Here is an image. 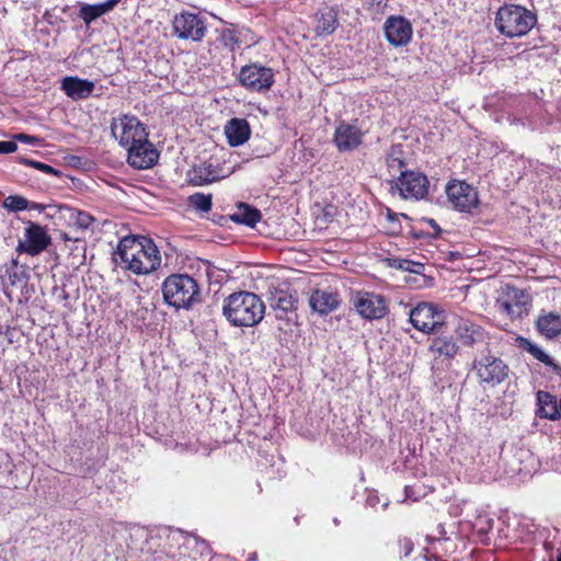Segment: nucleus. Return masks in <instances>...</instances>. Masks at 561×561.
Wrapping results in <instances>:
<instances>
[{
  "label": "nucleus",
  "mask_w": 561,
  "mask_h": 561,
  "mask_svg": "<svg viewBox=\"0 0 561 561\" xmlns=\"http://www.w3.org/2000/svg\"><path fill=\"white\" fill-rule=\"evenodd\" d=\"M14 139L21 141V142H24V144H36L38 142V138L35 137V136H31V135H27V134H16L14 135Z\"/></svg>",
  "instance_id": "nucleus-46"
},
{
  "label": "nucleus",
  "mask_w": 561,
  "mask_h": 561,
  "mask_svg": "<svg viewBox=\"0 0 561 561\" xmlns=\"http://www.w3.org/2000/svg\"><path fill=\"white\" fill-rule=\"evenodd\" d=\"M428 179L425 174L414 171H402L396 187L403 199L420 201L428 194Z\"/></svg>",
  "instance_id": "nucleus-9"
},
{
  "label": "nucleus",
  "mask_w": 561,
  "mask_h": 561,
  "mask_svg": "<svg viewBox=\"0 0 561 561\" xmlns=\"http://www.w3.org/2000/svg\"><path fill=\"white\" fill-rule=\"evenodd\" d=\"M536 329L548 340L557 339L561 335V316L553 311L539 314L536 320Z\"/></svg>",
  "instance_id": "nucleus-25"
},
{
  "label": "nucleus",
  "mask_w": 561,
  "mask_h": 561,
  "mask_svg": "<svg viewBox=\"0 0 561 561\" xmlns=\"http://www.w3.org/2000/svg\"><path fill=\"white\" fill-rule=\"evenodd\" d=\"M529 295L516 287H510L503 299L497 300V307L501 312L510 316L512 319L522 318L528 312Z\"/></svg>",
  "instance_id": "nucleus-15"
},
{
  "label": "nucleus",
  "mask_w": 561,
  "mask_h": 561,
  "mask_svg": "<svg viewBox=\"0 0 561 561\" xmlns=\"http://www.w3.org/2000/svg\"><path fill=\"white\" fill-rule=\"evenodd\" d=\"M519 347L528 352L534 358L549 367L556 375L561 376V366L546 354L537 344L525 337H519Z\"/></svg>",
  "instance_id": "nucleus-30"
},
{
  "label": "nucleus",
  "mask_w": 561,
  "mask_h": 561,
  "mask_svg": "<svg viewBox=\"0 0 561 561\" xmlns=\"http://www.w3.org/2000/svg\"><path fill=\"white\" fill-rule=\"evenodd\" d=\"M363 4L374 18H379L386 13L389 0H363Z\"/></svg>",
  "instance_id": "nucleus-37"
},
{
  "label": "nucleus",
  "mask_w": 561,
  "mask_h": 561,
  "mask_svg": "<svg viewBox=\"0 0 561 561\" xmlns=\"http://www.w3.org/2000/svg\"><path fill=\"white\" fill-rule=\"evenodd\" d=\"M340 302L339 294L333 290L316 289L309 297L310 308L321 316L328 314L337 309Z\"/></svg>",
  "instance_id": "nucleus-19"
},
{
  "label": "nucleus",
  "mask_w": 561,
  "mask_h": 561,
  "mask_svg": "<svg viewBox=\"0 0 561 561\" xmlns=\"http://www.w3.org/2000/svg\"><path fill=\"white\" fill-rule=\"evenodd\" d=\"M2 207L7 210H46L47 208L55 207L57 210H73L66 204H44L30 202L20 195H10L2 203Z\"/></svg>",
  "instance_id": "nucleus-20"
},
{
  "label": "nucleus",
  "mask_w": 561,
  "mask_h": 561,
  "mask_svg": "<svg viewBox=\"0 0 561 561\" xmlns=\"http://www.w3.org/2000/svg\"><path fill=\"white\" fill-rule=\"evenodd\" d=\"M323 215H324L325 219L332 220V215H333L332 213L325 211V213H323Z\"/></svg>",
  "instance_id": "nucleus-54"
},
{
  "label": "nucleus",
  "mask_w": 561,
  "mask_h": 561,
  "mask_svg": "<svg viewBox=\"0 0 561 561\" xmlns=\"http://www.w3.org/2000/svg\"><path fill=\"white\" fill-rule=\"evenodd\" d=\"M412 325L423 333H438L446 327V312L433 302H420L409 312Z\"/></svg>",
  "instance_id": "nucleus-5"
},
{
  "label": "nucleus",
  "mask_w": 561,
  "mask_h": 561,
  "mask_svg": "<svg viewBox=\"0 0 561 561\" xmlns=\"http://www.w3.org/2000/svg\"><path fill=\"white\" fill-rule=\"evenodd\" d=\"M21 162L25 165H31L39 171H43L47 174H58V171L56 169H54L53 167H50L49 164H46V163H43V162H39V161H35V160H31V159H26V158H22L21 159Z\"/></svg>",
  "instance_id": "nucleus-40"
},
{
  "label": "nucleus",
  "mask_w": 561,
  "mask_h": 561,
  "mask_svg": "<svg viewBox=\"0 0 561 561\" xmlns=\"http://www.w3.org/2000/svg\"><path fill=\"white\" fill-rule=\"evenodd\" d=\"M388 265L397 270L405 271L409 268V260L404 259H388Z\"/></svg>",
  "instance_id": "nucleus-44"
},
{
  "label": "nucleus",
  "mask_w": 561,
  "mask_h": 561,
  "mask_svg": "<svg viewBox=\"0 0 561 561\" xmlns=\"http://www.w3.org/2000/svg\"><path fill=\"white\" fill-rule=\"evenodd\" d=\"M192 540L194 541L195 543V548H196V552L199 554V556H209L210 554V547L208 545V542L204 539H201L196 536H193L192 537Z\"/></svg>",
  "instance_id": "nucleus-42"
},
{
  "label": "nucleus",
  "mask_w": 561,
  "mask_h": 561,
  "mask_svg": "<svg viewBox=\"0 0 561 561\" xmlns=\"http://www.w3.org/2000/svg\"><path fill=\"white\" fill-rule=\"evenodd\" d=\"M28 277L27 268L4 270V273L1 275L3 285H9L12 287L25 285L28 280Z\"/></svg>",
  "instance_id": "nucleus-33"
},
{
  "label": "nucleus",
  "mask_w": 561,
  "mask_h": 561,
  "mask_svg": "<svg viewBox=\"0 0 561 561\" xmlns=\"http://www.w3.org/2000/svg\"><path fill=\"white\" fill-rule=\"evenodd\" d=\"M404 492H405V496L407 497L411 496V494H410V486H405Z\"/></svg>",
  "instance_id": "nucleus-55"
},
{
  "label": "nucleus",
  "mask_w": 561,
  "mask_h": 561,
  "mask_svg": "<svg viewBox=\"0 0 561 561\" xmlns=\"http://www.w3.org/2000/svg\"><path fill=\"white\" fill-rule=\"evenodd\" d=\"M140 121L136 116L123 115L114 118L111 124V130L119 144L128 152V163L137 170H140Z\"/></svg>",
  "instance_id": "nucleus-4"
},
{
  "label": "nucleus",
  "mask_w": 561,
  "mask_h": 561,
  "mask_svg": "<svg viewBox=\"0 0 561 561\" xmlns=\"http://www.w3.org/2000/svg\"><path fill=\"white\" fill-rule=\"evenodd\" d=\"M437 530H438V535L440 536V538L445 539L446 531L442 524L437 526Z\"/></svg>",
  "instance_id": "nucleus-52"
},
{
  "label": "nucleus",
  "mask_w": 561,
  "mask_h": 561,
  "mask_svg": "<svg viewBox=\"0 0 561 561\" xmlns=\"http://www.w3.org/2000/svg\"><path fill=\"white\" fill-rule=\"evenodd\" d=\"M404 165V162L403 160L399 159V158H394V157H391L388 159V167L391 168V169H394V168H402Z\"/></svg>",
  "instance_id": "nucleus-50"
},
{
  "label": "nucleus",
  "mask_w": 561,
  "mask_h": 561,
  "mask_svg": "<svg viewBox=\"0 0 561 561\" xmlns=\"http://www.w3.org/2000/svg\"><path fill=\"white\" fill-rule=\"evenodd\" d=\"M16 149H18V145L13 140L0 141V154L11 153V152L16 151Z\"/></svg>",
  "instance_id": "nucleus-45"
},
{
  "label": "nucleus",
  "mask_w": 561,
  "mask_h": 561,
  "mask_svg": "<svg viewBox=\"0 0 561 561\" xmlns=\"http://www.w3.org/2000/svg\"><path fill=\"white\" fill-rule=\"evenodd\" d=\"M400 545L402 546L403 550H404V557H408L412 550H413V543L410 539H403L402 541H400Z\"/></svg>",
  "instance_id": "nucleus-49"
},
{
  "label": "nucleus",
  "mask_w": 561,
  "mask_h": 561,
  "mask_svg": "<svg viewBox=\"0 0 561 561\" xmlns=\"http://www.w3.org/2000/svg\"><path fill=\"white\" fill-rule=\"evenodd\" d=\"M119 2V0H106L102 3L94 4L98 11L101 13V15L112 11L116 4Z\"/></svg>",
  "instance_id": "nucleus-43"
},
{
  "label": "nucleus",
  "mask_w": 561,
  "mask_h": 561,
  "mask_svg": "<svg viewBox=\"0 0 561 561\" xmlns=\"http://www.w3.org/2000/svg\"><path fill=\"white\" fill-rule=\"evenodd\" d=\"M473 370L481 383L492 387L501 383L508 374L507 365L489 351L488 353L482 352L480 356L473 360Z\"/></svg>",
  "instance_id": "nucleus-6"
},
{
  "label": "nucleus",
  "mask_w": 561,
  "mask_h": 561,
  "mask_svg": "<svg viewBox=\"0 0 561 561\" xmlns=\"http://www.w3.org/2000/svg\"><path fill=\"white\" fill-rule=\"evenodd\" d=\"M231 172L224 167L204 162L187 172V180L195 186L207 185L229 176Z\"/></svg>",
  "instance_id": "nucleus-16"
},
{
  "label": "nucleus",
  "mask_w": 561,
  "mask_h": 561,
  "mask_svg": "<svg viewBox=\"0 0 561 561\" xmlns=\"http://www.w3.org/2000/svg\"><path fill=\"white\" fill-rule=\"evenodd\" d=\"M363 134L357 126L341 122L334 131V144L340 151H352L362 144Z\"/></svg>",
  "instance_id": "nucleus-17"
},
{
  "label": "nucleus",
  "mask_w": 561,
  "mask_h": 561,
  "mask_svg": "<svg viewBox=\"0 0 561 561\" xmlns=\"http://www.w3.org/2000/svg\"><path fill=\"white\" fill-rule=\"evenodd\" d=\"M536 24V13L517 4H504L494 19L496 30L508 38L528 34Z\"/></svg>",
  "instance_id": "nucleus-3"
},
{
  "label": "nucleus",
  "mask_w": 561,
  "mask_h": 561,
  "mask_svg": "<svg viewBox=\"0 0 561 561\" xmlns=\"http://www.w3.org/2000/svg\"><path fill=\"white\" fill-rule=\"evenodd\" d=\"M221 42L222 44L230 48L231 50L234 48V46L238 44V38L233 31L231 30H225L221 34Z\"/></svg>",
  "instance_id": "nucleus-41"
},
{
  "label": "nucleus",
  "mask_w": 561,
  "mask_h": 561,
  "mask_svg": "<svg viewBox=\"0 0 561 561\" xmlns=\"http://www.w3.org/2000/svg\"><path fill=\"white\" fill-rule=\"evenodd\" d=\"M538 410L536 414L541 419L558 420L561 416V409L554 396L547 391L537 392Z\"/></svg>",
  "instance_id": "nucleus-28"
},
{
  "label": "nucleus",
  "mask_w": 561,
  "mask_h": 561,
  "mask_svg": "<svg viewBox=\"0 0 561 561\" xmlns=\"http://www.w3.org/2000/svg\"><path fill=\"white\" fill-rule=\"evenodd\" d=\"M164 301L175 309H191L202 301V293L195 278L187 274H172L162 284Z\"/></svg>",
  "instance_id": "nucleus-2"
},
{
  "label": "nucleus",
  "mask_w": 561,
  "mask_h": 561,
  "mask_svg": "<svg viewBox=\"0 0 561 561\" xmlns=\"http://www.w3.org/2000/svg\"><path fill=\"white\" fill-rule=\"evenodd\" d=\"M333 523H334V525H336V526H337V525H340V520H339L337 518H334V519H333Z\"/></svg>",
  "instance_id": "nucleus-56"
},
{
  "label": "nucleus",
  "mask_w": 561,
  "mask_h": 561,
  "mask_svg": "<svg viewBox=\"0 0 561 561\" xmlns=\"http://www.w3.org/2000/svg\"><path fill=\"white\" fill-rule=\"evenodd\" d=\"M228 144L233 147L243 145L251 135V128L244 118H231L225 126Z\"/></svg>",
  "instance_id": "nucleus-23"
},
{
  "label": "nucleus",
  "mask_w": 561,
  "mask_h": 561,
  "mask_svg": "<svg viewBox=\"0 0 561 561\" xmlns=\"http://www.w3.org/2000/svg\"><path fill=\"white\" fill-rule=\"evenodd\" d=\"M339 11L332 7H324L316 13L314 32L319 37L332 35L339 27Z\"/></svg>",
  "instance_id": "nucleus-21"
},
{
  "label": "nucleus",
  "mask_w": 561,
  "mask_h": 561,
  "mask_svg": "<svg viewBox=\"0 0 561 561\" xmlns=\"http://www.w3.org/2000/svg\"><path fill=\"white\" fill-rule=\"evenodd\" d=\"M94 82L78 77H66L61 81V90L72 100L89 98L94 91Z\"/></svg>",
  "instance_id": "nucleus-22"
},
{
  "label": "nucleus",
  "mask_w": 561,
  "mask_h": 561,
  "mask_svg": "<svg viewBox=\"0 0 561 561\" xmlns=\"http://www.w3.org/2000/svg\"><path fill=\"white\" fill-rule=\"evenodd\" d=\"M174 34L182 39L199 42L207 31L204 18L198 14L182 12L173 20Z\"/></svg>",
  "instance_id": "nucleus-12"
},
{
  "label": "nucleus",
  "mask_w": 561,
  "mask_h": 561,
  "mask_svg": "<svg viewBox=\"0 0 561 561\" xmlns=\"http://www.w3.org/2000/svg\"><path fill=\"white\" fill-rule=\"evenodd\" d=\"M230 218L231 222L236 225H242L250 229H257L260 232H262V228H257V225L265 226L262 213H231Z\"/></svg>",
  "instance_id": "nucleus-32"
},
{
  "label": "nucleus",
  "mask_w": 561,
  "mask_h": 561,
  "mask_svg": "<svg viewBox=\"0 0 561 561\" xmlns=\"http://www.w3.org/2000/svg\"><path fill=\"white\" fill-rule=\"evenodd\" d=\"M268 302L277 319L293 322L297 318L298 297L295 290L275 289L270 293Z\"/></svg>",
  "instance_id": "nucleus-14"
},
{
  "label": "nucleus",
  "mask_w": 561,
  "mask_h": 561,
  "mask_svg": "<svg viewBox=\"0 0 561 561\" xmlns=\"http://www.w3.org/2000/svg\"><path fill=\"white\" fill-rule=\"evenodd\" d=\"M382 31L387 42L393 47L407 46L413 35L411 22L403 15H390L386 19Z\"/></svg>",
  "instance_id": "nucleus-13"
},
{
  "label": "nucleus",
  "mask_w": 561,
  "mask_h": 561,
  "mask_svg": "<svg viewBox=\"0 0 561 561\" xmlns=\"http://www.w3.org/2000/svg\"><path fill=\"white\" fill-rule=\"evenodd\" d=\"M421 224H426L431 230L423 228H412V234L416 239L432 238L436 239L440 236L442 229L434 219L422 218Z\"/></svg>",
  "instance_id": "nucleus-34"
},
{
  "label": "nucleus",
  "mask_w": 561,
  "mask_h": 561,
  "mask_svg": "<svg viewBox=\"0 0 561 561\" xmlns=\"http://www.w3.org/2000/svg\"><path fill=\"white\" fill-rule=\"evenodd\" d=\"M400 216L408 219L404 213H380L378 224L382 226L387 234H399L402 230Z\"/></svg>",
  "instance_id": "nucleus-31"
},
{
  "label": "nucleus",
  "mask_w": 561,
  "mask_h": 561,
  "mask_svg": "<svg viewBox=\"0 0 561 561\" xmlns=\"http://www.w3.org/2000/svg\"><path fill=\"white\" fill-rule=\"evenodd\" d=\"M20 268H27V266L26 265H21L19 263V259L18 257L11 259V261L4 265V270H20Z\"/></svg>",
  "instance_id": "nucleus-48"
},
{
  "label": "nucleus",
  "mask_w": 561,
  "mask_h": 561,
  "mask_svg": "<svg viewBox=\"0 0 561 561\" xmlns=\"http://www.w3.org/2000/svg\"><path fill=\"white\" fill-rule=\"evenodd\" d=\"M239 82L251 92H266L274 84V71L257 62L245 65L240 69Z\"/></svg>",
  "instance_id": "nucleus-7"
},
{
  "label": "nucleus",
  "mask_w": 561,
  "mask_h": 561,
  "mask_svg": "<svg viewBox=\"0 0 561 561\" xmlns=\"http://www.w3.org/2000/svg\"><path fill=\"white\" fill-rule=\"evenodd\" d=\"M557 561H561V553L558 556Z\"/></svg>",
  "instance_id": "nucleus-57"
},
{
  "label": "nucleus",
  "mask_w": 561,
  "mask_h": 561,
  "mask_svg": "<svg viewBox=\"0 0 561 561\" xmlns=\"http://www.w3.org/2000/svg\"><path fill=\"white\" fill-rule=\"evenodd\" d=\"M140 240V236L136 234L133 237V240H129L128 238H125L119 241L117 247L115 259L116 262H118L123 265L124 268L131 271L136 275H140V260L138 259L136 253H128V249L130 248V243L134 241Z\"/></svg>",
  "instance_id": "nucleus-26"
},
{
  "label": "nucleus",
  "mask_w": 561,
  "mask_h": 561,
  "mask_svg": "<svg viewBox=\"0 0 561 561\" xmlns=\"http://www.w3.org/2000/svg\"><path fill=\"white\" fill-rule=\"evenodd\" d=\"M405 271L414 274H422L424 271V264L409 260V268Z\"/></svg>",
  "instance_id": "nucleus-47"
},
{
  "label": "nucleus",
  "mask_w": 561,
  "mask_h": 561,
  "mask_svg": "<svg viewBox=\"0 0 561 561\" xmlns=\"http://www.w3.org/2000/svg\"><path fill=\"white\" fill-rule=\"evenodd\" d=\"M448 201L459 210H470L479 204L478 191L465 181L451 180L445 187Z\"/></svg>",
  "instance_id": "nucleus-11"
},
{
  "label": "nucleus",
  "mask_w": 561,
  "mask_h": 561,
  "mask_svg": "<svg viewBox=\"0 0 561 561\" xmlns=\"http://www.w3.org/2000/svg\"><path fill=\"white\" fill-rule=\"evenodd\" d=\"M51 243V238L46 229L32 221L25 228L24 239L19 240L16 252L36 256L45 251Z\"/></svg>",
  "instance_id": "nucleus-10"
},
{
  "label": "nucleus",
  "mask_w": 561,
  "mask_h": 561,
  "mask_svg": "<svg viewBox=\"0 0 561 561\" xmlns=\"http://www.w3.org/2000/svg\"><path fill=\"white\" fill-rule=\"evenodd\" d=\"M142 256L147 263L142 261V275H148L157 271L161 266V255L157 244L151 238L142 234Z\"/></svg>",
  "instance_id": "nucleus-29"
},
{
  "label": "nucleus",
  "mask_w": 561,
  "mask_h": 561,
  "mask_svg": "<svg viewBox=\"0 0 561 561\" xmlns=\"http://www.w3.org/2000/svg\"><path fill=\"white\" fill-rule=\"evenodd\" d=\"M357 313L366 320H380L388 313L387 299L379 294L359 291L352 298Z\"/></svg>",
  "instance_id": "nucleus-8"
},
{
  "label": "nucleus",
  "mask_w": 561,
  "mask_h": 561,
  "mask_svg": "<svg viewBox=\"0 0 561 561\" xmlns=\"http://www.w3.org/2000/svg\"><path fill=\"white\" fill-rule=\"evenodd\" d=\"M454 332L457 339L465 346H474L476 344L482 343L486 339L485 331L479 324L473 323L469 319H459Z\"/></svg>",
  "instance_id": "nucleus-18"
},
{
  "label": "nucleus",
  "mask_w": 561,
  "mask_h": 561,
  "mask_svg": "<svg viewBox=\"0 0 561 561\" xmlns=\"http://www.w3.org/2000/svg\"><path fill=\"white\" fill-rule=\"evenodd\" d=\"M265 313L262 299L251 291H238L229 295L222 305V314L233 327H254Z\"/></svg>",
  "instance_id": "nucleus-1"
},
{
  "label": "nucleus",
  "mask_w": 561,
  "mask_h": 561,
  "mask_svg": "<svg viewBox=\"0 0 561 561\" xmlns=\"http://www.w3.org/2000/svg\"><path fill=\"white\" fill-rule=\"evenodd\" d=\"M160 152L147 138H142V169L152 168L159 160Z\"/></svg>",
  "instance_id": "nucleus-35"
},
{
  "label": "nucleus",
  "mask_w": 561,
  "mask_h": 561,
  "mask_svg": "<svg viewBox=\"0 0 561 561\" xmlns=\"http://www.w3.org/2000/svg\"><path fill=\"white\" fill-rule=\"evenodd\" d=\"M236 206H237L238 210H257V208L252 207L249 204L243 203V202H238Z\"/></svg>",
  "instance_id": "nucleus-51"
},
{
  "label": "nucleus",
  "mask_w": 561,
  "mask_h": 561,
  "mask_svg": "<svg viewBox=\"0 0 561 561\" xmlns=\"http://www.w3.org/2000/svg\"><path fill=\"white\" fill-rule=\"evenodd\" d=\"M79 16L84 21L85 24H90L102 15L94 4H84L80 9Z\"/></svg>",
  "instance_id": "nucleus-38"
},
{
  "label": "nucleus",
  "mask_w": 561,
  "mask_h": 561,
  "mask_svg": "<svg viewBox=\"0 0 561 561\" xmlns=\"http://www.w3.org/2000/svg\"><path fill=\"white\" fill-rule=\"evenodd\" d=\"M95 222L94 217L91 213H71L68 227L69 233H65L66 240L79 241L81 240L80 233H84L87 230L93 231V225Z\"/></svg>",
  "instance_id": "nucleus-24"
},
{
  "label": "nucleus",
  "mask_w": 561,
  "mask_h": 561,
  "mask_svg": "<svg viewBox=\"0 0 561 561\" xmlns=\"http://www.w3.org/2000/svg\"><path fill=\"white\" fill-rule=\"evenodd\" d=\"M201 217H205L211 220L214 224L221 227H229L228 224L231 221L230 214L224 215L221 213H199Z\"/></svg>",
  "instance_id": "nucleus-39"
},
{
  "label": "nucleus",
  "mask_w": 561,
  "mask_h": 561,
  "mask_svg": "<svg viewBox=\"0 0 561 561\" xmlns=\"http://www.w3.org/2000/svg\"><path fill=\"white\" fill-rule=\"evenodd\" d=\"M188 205L194 210H210L211 209V195L195 193L188 197Z\"/></svg>",
  "instance_id": "nucleus-36"
},
{
  "label": "nucleus",
  "mask_w": 561,
  "mask_h": 561,
  "mask_svg": "<svg viewBox=\"0 0 561 561\" xmlns=\"http://www.w3.org/2000/svg\"><path fill=\"white\" fill-rule=\"evenodd\" d=\"M257 560V554L256 552H252L249 554L248 557V560L247 561H256Z\"/></svg>",
  "instance_id": "nucleus-53"
},
{
  "label": "nucleus",
  "mask_w": 561,
  "mask_h": 561,
  "mask_svg": "<svg viewBox=\"0 0 561 561\" xmlns=\"http://www.w3.org/2000/svg\"><path fill=\"white\" fill-rule=\"evenodd\" d=\"M439 334L432 339L430 351L438 356L453 359L459 352V346L453 335L445 334L442 330Z\"/></svg>",
  "instance_id": "nucleus-27"
}]
</instances>
